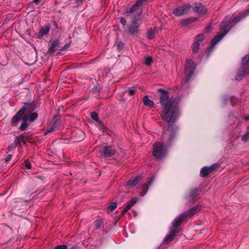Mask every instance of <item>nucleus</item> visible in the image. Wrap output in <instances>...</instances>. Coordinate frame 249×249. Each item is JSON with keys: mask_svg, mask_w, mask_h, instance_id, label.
<instances>
[{"mask_svg": "<svg viewBox=\"0 0 249 249\" xmlns=\"http://www.w3.org/2000/svg\"><path fill=\"white\" fill-rule=\"evenodd\" d=\"M116 149L111 146H106L101 152V156L104 158H109L115 154Z\"/></svg>", "mask_w": 249, "mask_h": 249, "instance_id": "8", "label": "nucleus"}, {"mask_svg": "<svg viewBox=\"0 0 249 249\" xmlns=\"http://www.w3.org/2000/svg\"><path fill=\"white\" fill-rule=\"evenodd\" d=\"M137 198L136 197L133 198L130 201H129L125 207L127 209L129 210L137 202Z\"/></svg>", "mask_w": 249, "mask_h": 249, "instance_id": "27", "label": "nucleus"}, {"mask_svg": "<svg viewBox=\"0 0 249 249\" xmlns=\"http://www.w3.org/2000/svg\"><path fill=\"white\" fill-rule=\"evenodd\" d=\"M28 106V104L25 103V106L21 107V109L18 111L17 114L12 118L11 124L13 126H16L17 123L22 119L23 116L26 112Z\"/></svg>", "mask_w": 249, "mask_h": 249, "instance_id": "6", "label": "nucleus"}, {"mask_svg": "<svg viewBox=\"0 0 249 249\" xmlns=\"http://www.w3.org/2000/svg\"><path fill=\"white\" fill-rule=\"evenodd\" d=\"M249 139V132H247L241 138L242 141L246 142Z\"/></svg>", "mask_w": 249, "mask_h": 249, "instance_id": "33", "label": "nucleus"}, {"mask_svg": "<svg viewBox=\"0 0 249 249\" xmlns=\"http://www.w3.org/2000/svg\"><path fill=\"white\" fill-rule=\"evenodd\" d=\"M127 92L129 95H132L135 93L136 90L135 89H129L127 91Z\"/></svg>", "mask_w": 249, "mask_h": 249, "instance_id": "42", "label": "nucleus"}, {"mask_svg": "<svg viewBox=\"0 0 249 249\" xmlns=\"http://www.w3.org/2000/svg\"><path fill=\"white\" fill-rule=\"evenodd\" d=\"M200 209L201 207L197 206L192 208L176 217L172 223V229L170 230L168 235L164 238L163 242L164 243L171 242L174 239L177 233L180 232L179 227L181 225V223L186 221L188 217H192L196 213L199 212Z\"/></svg>", "mask_w": 249, "mask_h": 249, "instance_id": "3", "label": "nucleus"}, {"mask_svg": "<svg viewBox=\"0 0 249 249\" xmlns=\"http://www.w3.org/2000/svg\"><path fill=\"white\" fill-rule=\"evenodd\" d=\"M22 120H23V122L19 126V129L20 130L23 131L28 127V124H27L28 121L23 117H22Z\"/></svg>", "mask_w": 249, "mask_h": 249, "instance_id": "23", "label": "nucleus"}, {"mask_svg": "<svg viewBox=\"0 0 249 249\" xmlns=\"http://www.w3.org/2000/svg\"><path fill=\"white\" fill-rule=\"evenodd\" d=\"M117 207V203L115 202H111L107 207V211L108 213L112 212Z\"/></svg>", "mask_w": 249, "mask_h": 249, "instance_id": "26", "label": "nucleus"}, {"mask_svg": "<svg viewBox=\"0 0 249 249\" xmlns=\"http://www.w3.org/2000/svg\"><path fill=\"white\" fill-rule=\"evenodd\" d=\"M38 114L36 112L32 113L26 116H23L28 121L30 122H34L37 118Z\"/></svg>", "mask_w": 249, "mask_h": 249, "instance_id": "18", "label": "nucleus"}, {"mask_svg": "<svg viewBox=\"0 0 249 249\" xmlns=\"http://www.w3.org/2000/svg\"><path fill=\"white\" fill-rule=\"evenodd\" d=\"M160 92V102L163 108L161 118L168 123H174L179 114L178 104L180 100L179 96L169 97V92L162 89H158Z\"/></svg>", "mask_w": 249, "mask_h": 249, "instance_id": "1", "label": "nucleus"}, {"mask_svg": "<svg viewBox=\"0 0 249 249\" xmlns=\"http://www.w3.org/2000/svg\"><path fill=\"white\" fill-rule=\"evenodd\" d=\"M148 0H137L136 3L141 7L146 4Z\"/></svg>", "mask_w": 249, "mask_h": 249, "instance_id": "31", "label": "nucleus"}, {"mask_svg": "<svg viewBox=\"0 0 249 249\" xmlns=\"http://www.w3.org/2000/svg\"><path fill=\"white\" fill-rule=\"evenodd\" d=\"M156 31V28H155L154 29H152L151 28L148 30L146 33L147 37L149 39H152L154 38L155 36V33Z\"/></svg>", "mask_w": 249, "mask_h": 249, "instance_id": "21", "label": "nucleus"}, {"mask_svg": "<svg viewBox=\"0 0 249 249\" xmlns=\"http://www.w3.org/2000/svg\"><path fill=\"white\" fill-rule=\"evenodd\" d=\"M204 35L203 34H199L195 37L194 41L200 44V43L204 40Z\"/></svg>", "mask_w": 249, "mask_h": 249, "instance_id": "25", "label": "nucleus"}, {"mask_svg": "<svg viewBox=\"0 0 249 249\" xmlns=\"http://www.w3.org/2000/svg\"><path fill=\"white\" fill-rule=\"evenodd\" d=\"M40 1V0H34V2L36 4H38L39 3Z\"/></svg>", "mask_w": 249, "mask_h": 249, "instance_id": "45", "label": "nucleus"}, {"mask_svg": "<svg viewBox=\"0 0 249 249\" xmlns=\"http://www.w3.org/2000/svg\"><path fill=\"white\" fill-rule=\"evenodd\" d=\"M200 193V191L195 188L192 190L189 194L186 196V199L188 203H193L198 199V196Z\"/></svg>", "mask_w": 249, "mask_h": 249, "instance_id": "9", "label": "nucleus"}, {"mask_svg": "<svg viewBox=\"0 0 249 249\" xmlns=\"http://www.w3.org/2000/svg\"><path fill=\"white\" fill-rule=\"evenodd\" d=\"M140 8V6L135 3L130 9H128L126 10L125 13L127 14H135L139 17L142 14L141 12H139Z\"/></svg>", "mask_w": 249, "mask_h": 249, "instance_id": "14", "label": "nucleus"}, {"mask_svg": "<svg viewBox=\"0 0 249 249\" xmlns=\"http://www.w3.org/2000/svg\"><path fill=\"white\" fill-rule=\"evenodd\" d=\"M191 8V5L187 4L179 6L176 8L173 12V14L177 17L182 16L187 13Z\"/></svg>", "mask_w": 249, "mask_h": 249, "instance_id": "7", "label": "nucleus"}, {"mask_svg": "<svg viewBox=\"0 0 249 249\" xmlns=\"http://www.w3.org/2000/svg\"><path fill=\"white\" fill-rule=\"evenodd\" d=\"M11 148H11V147L9 146V147H8V150L9 151H10V150H11Z\"/></svg>", "mask_w": 249, "mask_h": 249, "instance_id": "48", "label": "nucleus"}, {"mask_svg": "<svg viewBox=\"0 0 249 249\" xmlns=\"http://www.w3.org/2000/svg\"><path fill=\"white\" fill-rule=\"evenodd\" d=\"M74 3L76 4L77 6H79L82 5L83 2H84L86 0H73Z\"/></svg>", "mask_w": 249, "mask_h": 249, "instance_id": "35", "label": "nucleus"}, {"mask_svg": "<svg viewBox=\"0 0 249 249\" xmlns=\"http://www.w3.org/2000/svg\"><path fill=\"white\" fill-rule=\"evenodd\" d=\"M60 126V121L59 120H54L52 124L47 128L45 134L51 132L55 131L57 130Z\"/></svg>", "mask_w": 249, "mask_h": 249, "instance_id": "13", "label": "nucleus"}, {"mask_svg": "<svg viewBox=\"0 0 249 249\" xmlns=\"http://www.w3.org/2000/svg\"><path fill=\"white\" fill-rule=\"evenodd\" d=\"M120 21L121 23L123 25H124L126 24V21L125 19L124 18H123V17L120 18Z\"/></svg>", "mask_w": 249, "mask_h": 249, "instance_id": "38", "label": "nucleus"}, {"mask_svg": "<svg viewBox=\"0 0 249 249\" xmlns=\"http://www.w3.org/2000/svg\"><path fill=\"white\" fill-rule=\"evenodd\" d=\"M177 127L169 125L164 129L160 138L161 142H156L153 145V155L158 159L162 158L166 154V150L164 145H170L177 136Z\"/></svg>", "mask_w": 249, "mask_h": 249, "instance_id": "2", "label": "nucleus"}, {"mask_svg": "<svg viewBox=\"0 0 249 249\" xmlns=\"http://www.w3.org/2000/svg\"><path fill=\"white\" fill-rule=\"evenodd\" d=\"M91 118L95 121H98V116L96 112H92L91 113Z\"/></svg>", "mask_w": 249, "mask_h": 249, "instance_id": "34", "label": "nucleus"}, {"mask_svg": "<svg viewBox=\"0 0 249 249\" xmlns=\"http://www.w3.org/2000/svg\"><path fill=\"white\" fill-rule=\"evenodd\" d=\"M24 165L27 169H30L32 168V165L30 162L27 160H25L24 161Z\"/></svg>", "mask_w": 249, "mask_h": 249, "instance_id": "36", "label": "nucleus"}, {"mask_svg": "<svg viewBox=\"0 0 249 249\" xmlns=\"http://www.w3.org/2000/svg\"><path fill=\"white\" fill-rule=\"evenodd\" d=\"M249 62V53L246 54L242 59V67L248 68L249 65H248L247 63Z\"/></svg>", "mask_w": 249, "mask_h": 249, "instance_id": "24", "label": "nucleus"}, {"mask_svg": "<svg viewBox=\"0 0 249 249\" xmlns=\"http://www.w3.org/2000/svg\"><path fill=\"white\" fill-rule=\"evenodd\" d=\"M143 104L149 107H153L154 106V102L148 98L147 95H145L143 98Z\"/></svg>", "mask_w": 249, "mask_h": 249, "instance_id": "19", "label": "nucleus"}, {"mask_svg": "<svg viewBox=\"0 0 249 249\" xmlns=\"http://www.w3.org/2000/svg\"><path fill=\"white\" fill-rule=\"evenodd\" d=\"M129 210L127 209L126 207L124 208V209L123 210V211L120 214V217L123 216Z\"/></svg>", "mask_w": 249, "mask_h": 249, "instance_id": "40", "label": "nucleus"}, {"mask_svg": "<svg viewBox=\"0 0 249 249\" xmlns=\"http://www.w3.org/2000/svg\"><path fill=\"white\" fill-rule=\"evenodd\" d=\"M248 73H249V68L242 67L237 73L236 79L238 80H241L243 76Z\"/></svg>", "mask_w": 249, "mask_h": 249, "instance_id": "15", "label": "nucleus"}, {"mask_svg": "<svg viewBox=\"0 0 249 249\" xmlns=\"http://www.w3.org/2000/svg\"><path fill=\"white\" fill-rule=\"evenodd\" d=\"M67 246L66 245H57L54 247V249H67Z\"/></svg>", "mask_w": 249, "mask_h": 249, "instance_id": "37", "label": "nucleus"}, {"mask_svg": "<svg viewBox=\"0 0 249 249\" xmlns=\"http://www.w3.org/2000/svg\"><path fill=\"white\" fill-rule=\"evenodd\" d=\"M246 12H247V14H240L238 16H235L233 19H231L230 16L226 17L225 20L221 23L220 25V33L216 35L211 42V48H213L227 34L232 27L249 14V9Z\"/></svg>", "mask_w": 249, "mask_h": 249, "instance_id": "4", "label": "nucleus"}, {"mask_svg": "<svg viewBox=\"0 0 249 249\" xmlns=\"http://www.w3.org/2000/svg\"><path fill=\"white\" fill-rule=\"evenodd\" d=\"M141 180V177L137 176L133 179H130L127 181L126 185L129 186H135L138 184V183Z\"/></svg>", "mask_w": 249, "mask_h": 249, "instance_id": "17", "label": "nucleus"}, {"mask_svg": "<svg viewBox=\"0 0 249 249\" xmlns=\"http://www.w3.org/2000/svg\"><path fill=\"white\" fill-rule=\"evenodd\" d=\"M191 8H193L194 12L200 15H205L207 12V9L204 5L200 3L192 4Z\"/></svg>", "mask_w": 249, "mask_h": 249, "instance_id": "10", "label": "nucleus"}, {"mask_svg": "<svg viewBox=\"0 0 249 249\" xmlns=\"http://www.w3.org/2000/svg\"><path fill=\"white\" fill-rule=\"evenodd\" d=\"M59 41L58 40H54L51 44L48 49L49 53H54L56 51L58 50V45Z\"/></svg>", "mask_w": 249, "mask_h": 249, "instance_id": "16", "label": "nucleus"}, {"mask_svg": "<svg viewBox=\"0 0 249 249\" xmlns=\"http://www.w3.org/2000/svg\"><path fill=\"white\" fill-rule=\"evenodd\" d=\"M78 133L79 134H81L82 136V139H83L84 137V132L81 130H78Z\"/></svg>", "mask_w": 249, "mask_h": 249, "instance_id": "44", "label": "nucleus"}, {"mask_svg": "<svg viewBox=\"0 0 249 249\" xmlns=\"http://www.w3.org/2000/svg\"><path fill=\"white\" fill-rule=\"evenodd\" d=\"M206 30L209 31V30H211V27L210 26L207 27L205 28Z\"/></svg>", "mask_w": 249, "mask_h": 249, "instance_id": "46", "label": "nucleus"}, {"mask_svg": "<svg viewBox=\"0 0 249 249\" xmlns=\"http://www.w3.org/2000/svg\"><path fill=\"white\" fill-rule=\"evenodd\" d=\"M51 29L50 25H46L42 27L37 34L38 38H42L44 36H47L50 32Z\"/></svg>", "mask_w": 249, "mask_h": 249, "instance_id": "12", "label": "nucleus"}, {"mask_svg": "<svg viewBox=\"0 0 249 249\" xmlns=\"http://www.w3.org/2000/svg\"><path fill=\"white\" fill-rule=\"evenodd\" d=\"M197 18H188L182 21L181 25L182 26H187L188 25L195 22Z\"/></svg>", "mask_w": 249, "mask_h": 249, "instance_id": "20", "label": "nucleus"}, {"mask_svg": "<svg viewBox=\"0 0 249 249\" xmlns=\"http://www.w3.org/2000/svg\"><path fill=\"white\" fill-rule=\"evenodd\" d=\"M153 62V58L151 56H148L145 59V64L146 65H150Z\"/></svg>", "mask_w": 249, "mask_h": 249, "instance_id": "29", "label": "nucleus"}, {"mask_svg": "<svg viewBox=\"0 0 249 249\" xmlns=\"http://www.w3.org/2000/svg\"><path fill=\"white\" fill-rule=\"evenodd\" d=\"M137 21L135 17L132 24L128 28L129 33L131 35H135L139 32L140 25L137 23Z\"/></svg>", "mask_w": 249, "mask_h": 249, "instance_id": "11", "label": "nucleus"}, {"mask_svg": "<svg viewBox=\"0 0 249 249\" xmlns=\"http://www.w3.org/2000/svg\"><path fill=\"white\" fill-rule=\"evenodd\" d=\"M199 43L194 41L193 44V52L194 53H197L199 49Z\"/></svg>", "mask_w": 249, "mask_h": 249, "instance_id": "28", "label": "nucleus"}, {"mask_svg": "<svg viewBox=\"0 0 249 249\" xmlns=\"http://www.w3.org/2000/svg\"><path fill=\"white\" fill-rule=\"evenodd\" d=\"M208 167V170H210L211 173H212L214 170H216L218 168V165L217 164H213Z\"/></svg>", "mask_w": 249, "mask_h": 249, "instance_id": "30", "label": "nucleus"}, {"mask_svg": "<svg viewBox=\"0 0 249 249\" xmlns=\"http://www.w3.org/2000/svg\"><path fill=\"white\" fill-rule=\"evenodd\" d=\"M12 155H8L6 159H5V161L6 162L8 163L12 159Z\"/></svg>", "mask_w": 249, "mask_h": 249, "instance_id": "41", "label": "nucleus"}, {"mask_svg": "<svg viewBox=\"0 0 249 249\" xmlns=\"http://www.w3.org/2000/svg\"><path fill=\"white\" fill-rule=\"evenodd\" d=\"M210 173H211L207 166L203 167L200 171V175L202 177H206Z\"/></svg>", "mask_w": 249, "mask_h": 249, "instance_id": "22", "label": "nucleus"}, {"mask_svg": "<svg viewBox=\"0 0 249 249\" xmlns=\"http://www.w3.org/2000/svg\"><path fill=\"white\" fill-rule=\"evenodd\" d=\"M245 120L246 121H248V120H249V116H246V117H245Z\"/></svg>", "mask_w": 249, "mask_h": 249, "instance_id": "47", "label": "nucleus"}, {"mask_svg": "<svg viewBox=\"0 0 249 249\" xmlns=\"http://www.w3.org/2000/svg\"><path fill=\"white\" fill-rule=\"evenodd\" d=\"M142 188L143 190L146 189V190H145V191L144 192V194H145L146 193V191H147L148 189V186L146 184H144L142 185Z\"/></svg>", "mask_w": 249, "mask_h": 249, "instance_id": "43", "label": "nucleus"}, {"mask_svg": "<svg viewBox=\"0 0 249 249\" xmlns=\"http://www.w3.org/2000/svg\"><path fill=\"white\" fill-rule=\"evenodd\" d=\"M152 183V181L149 182V184H151Z\"/></svg>", "mask_w": 249, "mask_h": 249, "instance_id": "49", "label": "nucleus"}, {"mask_svg": "<svg viewBox=\"0 0 249 249\" xmlns=\"http://www.w3.org/2000/svg\"><path fill=\"white\" fill-rule=\"evenodd\" d=\"M19 139L21 142L24 143L26 142V138L24 136L20 135Z\"/></svg>", "mask_w": 249, "mask_h": 249, "instance_id": "39", "label": "nucleus"}, {"mask_svg": "<svg viewBox=\"0 0 249 249\" xmlns=\"http://www.w3.org/2000/svg\"><path fill=\"white\" fill-rule=\"evenodd\" d=\"M102 225V221L99 220L95 221V228L96 229H99Z\"/></svg>", "mask_w": 249, "mask_h": 249, "instance_id": "32", "label": "nucleus"}, {"mask_svg": "<svg viewBox=\"0 0 249 249\" xmlns=\"http://www.w3.org/2000/svg\"><path fill=\"white\" fill-rule=\"evenodd\" d=\"M196 68L194 62L191 59L186 60L185 64L184 84L187 83L191 78Z\"/></svg>", "mask_w": 249, "mask_h": 249, "instance_id": "5", "label": "nucleus"}]
</instances>
